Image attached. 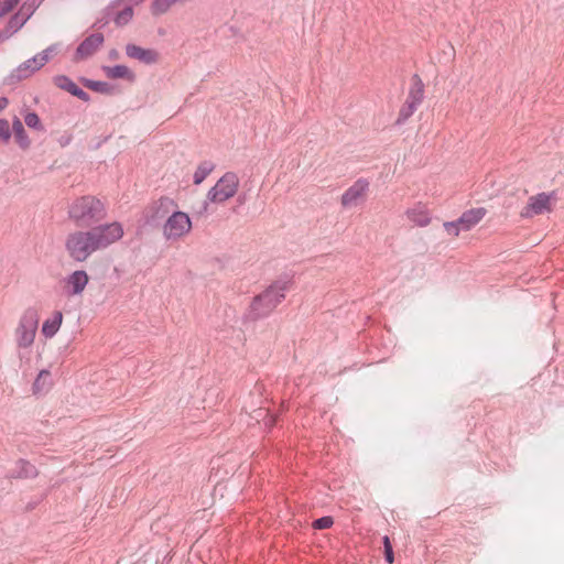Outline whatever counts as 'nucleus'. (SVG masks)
Listing matches in <instances>:
<instances>
[{"label":"nucleus","instance_id":"nucleus-30","mask_svg":"<svg viewBox=\"0 0 564 564\" xmlns=\"http://www.w3.org/2000/svg\"><path fill=\"white\" fill-rule=\"evenodd\" d=\"M11 138V129L9 121L6 119H0V140L4 143H8Z\"/></svg>","mask_w":564,"mask_h":564},{"label":"nucleus","instance_id":"nucleus-18","mask_svg":"<svg viewBox=\"0 0 564 564\" xmlns=\"http://www.w3.org/2000/svg\"><path fill=\"white\" fill-rule=\"evenodd\" d=\"M63 323V314L59 311H55L50 318L44 321L42 325V334L46 338H52L57 334Z\"/></svg>","mask_w":564,"mask_h":564},{"label":"nucleus","instance_id":"nucleus-32","mask_svg":"<svg viewBox=\"0 0 564 564\" xmlns=\"http://www.w3.org/2000/svg\"><path fill=\"white\" fill-rule=\"evenodd\" d=\"M333 525V519L330 517H323L314 521L313 527L318 530L328 529Z\"/></svg>","mask_w":564,"mask_h":564},{"label":"nucleus","instance_id":"nucleus-33","mask_svg":"<svg viewBox=\"0 0 564 564\" xmlns=\"http://www.w3.org/2000/svg\"><path fill=\"white\" fill-rule=\"evenodd\" d=\"M24 122L30 128H37L40 126V118L35 112H29L24 117Z\"/></svg>","mask_w":564,"mask_h":564},{"label":"nucleus","instance_id":"nucleus-23","mask_svg":"<svg viewBox=\"0 0 564 564\" xmlns=\"http://www.w3.org/2000/svg\"><path fill=\"white\" fill-rule=\"evenodd\" d=\"M417 108L419 107L416 105H412L411 102L405 100L399 110L395 124H403L416 111Z\"/></svg>","mask_w":564,"mask_h":564},{"label":"nucleus","instance_id":"nucleus-25","mask_svg":"<svg viewBox=\"0 0 564 564\" xmlns=\"http://www.w3.org/2000/svg\"><path fill=\"white\" fill-rule=\"evenodd\" d=\"M250 310H251L253 317L258 318V317L268 315L271 311L274 310V307L269 306V304L267 302H261L260 305L256 306V297H254L250 305Z\"/></svg>","mask_w":564,"mask_h":564},{"label":"nucleus","instance_id":"nucleus-12","mask_svg":"<svg viewBox=\"0 0 564 564\" xmlns=\"http://www.w3.org/2000/svg\"><path fill=\"white\" fill-rule=\"evenodd\" d=\"M126 54L130 58L138 59L144 64H154L159 59V53L151 48H143L135 44H128L126 46Z\"/></svg>","mask_w":564,"mask_h":564},{"label":"nucleus","instance_id":"nucleus-21","mask_svg":"<svg viewBox=\"0 0 564 564\" xmlns=\"http://www.w3.org/2000/svg\"><path fill=\"white\" fill-rule=\"evenodd\" d=\"M104 70L109 78H133L132 72L124 65L106 66Z\"/></svg>","mask_w":564,"mask_h":564},{"label":"nucleus","instance_id":"nucleus-22","mask_svg":"<svg viewBox=\"0 0 564 564\" xmlns=\"http://www.w3.org/2000/svg\"><path fill=\"white\" fill-rule=\"evenodd\" d=\"M50 377H51V373L47 370H42L37 375L35 381L33 383V391H34V393H42V392L47 390V388L51 384Z\"/></svg>","mask_w":564,"mask_h":564},{"label":"nucleus","instance_id":"nucleus-4","mask_svg":"<svg viewBox=\"0 0 564 564\" xmlns=\"http://www.w3.org/2000/svg\"><path fill=\"white\" fill-rule=\"evenodd\" d=\"M39 321V313L34 308H28L21 315L14 329V343L20 351L28 350L33 346Z\"/></svg>","mask_w":564,"mask_h":564},{"label":"nucleus","instance_id":"nucleus-3","mask_svg":"<svg viewBox=\"0 0 564 564\" xmlns=\"http://www.w3.org/2000/svg\"><path fill=\"white\" fill-rule=\"evenodd\" d=\"M158 213L162 209L165 214L172 210L162 226V236L169 242H177L192 231V220L188 214L174 210L176 204L173 199L163 197L158 200Z\"/></svg>","mask_w":564,"mask_h":564},{"label":"nucleus","instance_id":"nucleus-37","mask_svg":"<svg viewBox=\"0 0 564 564\" xmlns=\"http://www.w3.org/2000/svg\"><path fill=\"white\" fill-rule=\"evenodd\" d=\"M8 106V99L4 97H0V111L3 110Z\"/></svg>","mask_w":564,"mask_h":564},{"label":"nucleus","instance_id":"nucleus-35","mask_svg":"<svg viewBox=\"0 0 564 564\" xmlns=\"http://www.w3.org/2000/svg\"><path fill=\"white\" fill-rule=\"evenodd\" d=\"M12 35V32H10L7 28L0 33V43L8 40Z\"/></svg>","mask_w":564,"mask_h":564},{"label":"nucleus","instance_id":"nucleus-8","mask_svg":"<svg viewBox=\"0 0 564 564\" xmlns=\"http://www.w3.org/2000/svg\"><path fill=\"white\" fill-rule=\"evenodd\" d=\"M368 182L358 180L341 195L340 203L345 208H354L365 202L368 191Z\"/></svg>","mask_w":564,"mask_h":564},{"label":"nucleus","instance_id":"nucleus-10","mask_svg":"<svg viewBox=\"0 0 564 564\" xmlns=\"http://www.w3.org/2000/svg\"><path fill=\"white\" fill-rule=\"evenodd\" d=\"M104 43V35L95 33L86 37L77 47L74 59L76 62L87 59L94 55Z\"/></svg>","mask_w":564,"mask_h":564},{"label":"nucleus","instance_id":"nucleus-17","mask_svg":"<svg viewBox=\"0 0 564 564\" xmlns=\"http://www.w3.org/2000/svg\"><path fill=\"white\" fill-rule=\"evenodd\" d=\"M10 473L14 478H33L37 475V469L30 462L25 459H19L15 462Z\"/></svg>","mask_w":564,"mask_h":564},{"label":"nucleus","instance_id":"nucleus-7","mask_svg":"<svg viewBox=\"0 0 564 564\" xmlns=\"http://www.w3.org/2000/svg\"><path fill=\"white\" fill-rule=\"evenodd\" d=\"M289 288V281L274 282L261 294L256 296V306L260 305L261 302H267L269 306H273L275 308L285 297V293L288 292Z\"/></svg>","mask_w":564,"mask_h":564},{"label":"nucleus","instance_id":"nucleus-5","mask_svg":"<svg viewBox=\"0 0 564 564\" xmlns=\"http://www.w3.org/2000/svg\"><path fill=\"white\" fill-rule=\"evenodd\" d=\"M555 202V192H542L531 195L528 198L527 204L522 207L520 212V217L524 219H532L536 216L550 214L553 212Z\"/></svg>","mask_w":564,"mask_h":564},{"label":"nucleus","instance_id":"nucleus-6","mask_svg":"<svg viewBox=\"0 0 564 564\" xmlns=\"http://www.w3.org/2000/svg\"><path fill=\"white\" fill-rule=\"evenodd\" d=\"M239 177L232 172L225 173L207 193V202L223 204L234 197L239 187Z\"/></svg>","mask_w":564,"mask_h":564},{"label":"nucleus","instance_id":"nucleus-28","mask_svg":"<svg viewBox=\"0 0 564 564\" xmlns=\"http://www.w3.org/2000/svg\"><path fill=\"white\" fill-rule=\"evenodd\" d=\"M443 227L446 234L453 237H458L460 231H463V227L458 225V219L455 221H446L443 224Z\"/></svg>","mask_w":564,"mask_h":564},{"label":"nucleus","instance_id":"nucleus-39","mask_svg":"<svg viewBox=\"0 0 564 564\" xmlns=\"http://www.w3.org/2000/svg\"><path fill=\"white\" fill-rule=\"evenodd\" d=\"M110 57H111V58H117V57H118V52H117L116 50H112V51L110 52Z\"/></svg>","mask_w":564,"mask_h":564},{"label":"nucleus","instance_id":"nucleus-19","mask_svg":"<svg viewBox=\"0 0 564 564\" xmlns=\"http://www.w3.org/2000/svg\"><path fill=\"white\" fill-rule=\"evenodd\" d=\"M12 132L14 133L15 141L22 149L30 147V139L25 132L22 121L15 117L12 121Z\"/></svg>","mask_w":564,"mask_h":564},{"label":"nucleus","instance_id":"nucleus-29","mask_svg":"<svg viewBox=\"0 0 564 564\" xmlns=\"http://www.w3.org/2000/svg\"><path fill=\"white\" fill-rule=\"evenodd\" d=\"M59 52V44L54 43L39 53L40 57H44V63L46 64L54 55Z\"/></svg>","mask_w":564,"mask_h":564},{"label":"nucleus","instance_id":"nucleus-13","mask_svg":"<svg viewBox=\"0 0 564 564\" xmlns=\"http://www.w3.org/2000/svg\"><path fill=\"white\" fill-rule=\"evenodd\" d=\"M486 214L487 209L484 207L468 209L458 218V225L463 227V231H469L484 219Z\"/></svg>","mask_w":564,"mask_h":564},{"label":"nucleus","instance_id":"nucleus-20","mask_svg":"<svg viewBox=\"0 0 564 564\" xmlns=\"http://www.w3.org/2000/svg\"><path fill=\"white\" fill-rule=\"evenodd\" d=\"M187 0H153L150 6L151 14L160 17L165 14L174 4L183 3Z\"/></svg>","mask_w":564,"mask_h":564},{"label":"nucleus","instance_id":"nucleus-27","mask_svg":"<svg viewBox=\"0 0 564 564\" xmlns=\"http://www.w3.org/2000/svg\"><path fill=\"white\" fill-rule=\"evenodd\" d=\"M132 17L133 10L131 7H128L117 14L115 22L117 25L122 26L128 24L131 21Z\"/></svg>","mask_w":564,"mask_h":564},{"label":"nucleus","instance_id":"nucleus-11","mask_svg":"<svg viewBox=\"0 0 564 564\" xmlns=\"http://www.w3.org/2000/svg\"><path fill=\"white\" fill-rule=\"evenodd\" d=\"M406 219L417 227H426L431 224V213L425 205L417 203L404 213Z\"/></svg>","mask_w":564,"mask_h":564},{"label":"nucleus","instance_id":"nucleus-9","mask_svg":"<svg viewBox=\"0 0 564 564\" xmlns=\"http://www.w3.org/2000/svg\"><path fill=\"white\" fill-rule=\"evenodd\" d=\"M89 276L84 270H76L68 274L64 280V290L67 296H79L84 293Z\"/></svg>","mask_w":564,"mask_h":564},{"label":"nucleus","instance_id":"nucleus-2","mask_svg":"<svg viewBox=\"0 0 564 564\" xmlns=\"http://www.w3.org/2000/svg\"><path fill=\"white\" fill-rule=\"evenodd\" d=\"M67 218L78 227H88L102 220L106 215L105 204L93 195L72 198L66 207Z\"/></svg>","mask_w":564,"mask_h":564},{"label":"nucleus","instance_id":"nucleus-14","mask_svg":"<svg viewBox=\"0 0 564 564\" xmlns=\"http://www.w3.org/2000/svg\"><path fill=\"white\" fill-rule=\"evenodd\" d=\"M54 84L73 96L78 97L79 99L87 101L89 99V96L86 91H84L82 88H79L70 78H68L65 75H58L54 77Z\"/></svg>","mask_w":564,"mask_h":564},{"label":"nucleus","instance_id":"nucleus-26","mask_svg":"<svg viewBox=\"0 0 564 564\" xmlns=\"http://www.w3.org/2000/svg\"><path fill=\"white\" fill-rule=\"evenodd\" d=\"M212 171L213 164L208 162L202 163L194 173V183L200 184Z\"/></svg>","mask_w":564,"mask_h":564},{"label":"nucleus","instance_id":"nucleus-15","mask_svg":"<svg viewBox=\"0 0 564 564\" xmlns=\"http://www.w3.org/2000/svg\"><path fill=\"white\" fill-rule=\"evenodd\" d=\"M44 65V57H40V55L36 54L32 58L19 65V67L17 68L18 76L20 78H26L34 74L36 70L41 69Z\"/></svg>","mask_w":564,"mask_h":564},{"label":"nucleus","instance_id":"nucleus-31","mask_svg":"<svg viewBox=\"0 0 564 564\" xmlns=\"http://www.w3.org/2000/svg\"><path fill=\"white\" fill-rule=\"evenodd\" d=\"M20 0H0V18L9 13Z\"/></svg>","mask_w":564,"mask_h":564},{"label":"nucleus","instance_id":"nucleus-34","mask_svg":"<svg viewBox=\"0 0 564 564\" xmlns=\"http://www.w3.org/2000/svg\"><path fill=\"white\" fill-rule=\"evenodd\" d=\"M386 560L389 564H392L394 561L393 550H387L384 551Z\"/></svg>","mask_w":564,"mask_h":564},{"label":"nucleus","instance_id":"nucleus-38","mask_svg":"<svg viewBox=\"0 0 564 564\" xmlns=\"http://www.w3.org/2000/svg\"><path fill=\"white\" fill-rule=\"evenodd\" d=\"M101 85H102V84H101V83H98V82H89V84H88V86H89L90 88H94V89H96V90H98V89H99V86H101Z\"/></svg>","mask_w":564,"mask_h":564},{"label":"nucleus","instance_id":"nucleus-1","mask_svg":"<svg viewBox=\"0 0 564 564\" xmlns=\"http://www.w3.org/2000/svg\"><path fill=\"white\" fill-rule=\"evenodd\" d=\"M122 237V225L113 221L70 232L66 237L65 249L74 261L85 262L94 252L107 249Z\"/></svg>","mask_w":564,"mask_h":564},{"label":"nucleus","instance_id":"nucleus-16","mask_svg":"<svg viewBox=\"0 0 564 564\" xmlns=\"http://www.w3.org/2000/svg\"><path fill=\"white\" fill-rule=\"evenodd\" d=\"M423 98L424 84L417 75H414L411 79V87L405 100L419 107L422 104Z\"/></svg>","mask_w":564,"mask_h":564},{"label":"nucleus","instance_id":"nucleus-24","mask_svg":"<svg viewBox=\"0 0 564 564\" xmlns=\"http://www.w3.org/2000/svg\"><path fill=\"white\" fill-rule=\"evenodd\" d=\"M23 10V8L21 9ZM30 14H24L22 13V11H20L19 13H17L15 15H13L8 25H7V29L12 32V34L14 32H17L20 28H22L24 25V23L26 22V20L29 19Z\"/></svg>","mask_w":564,"mask_h":564},{"label":"nucleus","instance_id":"nucleus-36","mask_svg":"<svg viewBox=\"0 0 564 564\" xmlns=\"http://www.w3.org/2000/svg\"><path fill=\"white\" fill-rule=\"evenodd\" d=\"M382 541H383L384 551L392 550V545H391L389 536H387V535L383 536Z\"/></svg>","mask_w":564,"mask_h":564}]
</instances>
